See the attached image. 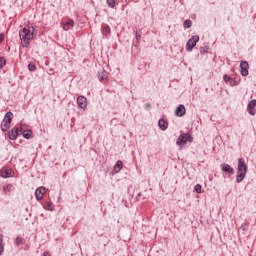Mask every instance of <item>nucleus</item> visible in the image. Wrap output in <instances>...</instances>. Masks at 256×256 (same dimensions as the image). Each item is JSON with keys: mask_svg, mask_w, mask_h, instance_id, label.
Here are the masks:
<instances>
[{"mask_svg": "<svg viewBox=\"0 0 256 256\" xmlns=\"http://www.w3.org/2000/svg\"><path fill=\"white\" fill-rule=\"evenodd\" d=\"M123 169V162L122 161H117L116 165L114 166V171L116 173H119Z\"/></svg>", "mask_w": 256, "mask_h": 256, "instance_id": "nucleus-15", "label": "nucleus"}, {"mask_svg": "<svg viewBox=\"0 0 256 256\" xmlns=\"http://www.w3.org/2000/svg\"><path fill=\"white\" fill-rule=\"evenodd\" d=\"M5 40V35L4 34H0V43H2Z\"/></svg>", "mask_w": 256, "mask_h": 256, "instance_id": "nucleus-30", "label": "nucleus"}, {"mask_svg": "<svg viewBox=\"0 0 256 256\" xmlns=\"http://www.w3.org/2000/svg\"><path fill=\"white\" fill-rule=\"evenodd\" d=\"M107 5H108L110 8H115V6H116V0H107Z\"/></svg>", "mask_w": 256, "mask_h": 256, "instance_id": "nucleus-21", "label": "nucleus"}, {"mask_svg": "<svg viewBox=\"0 0 256 256\" xmlns=\"http://www.w3.org/2000/svg\"><path fill=\"white\" fill-rule=\"evenodd\" d=\"M6 65V60L4 58H0V69H2Z\"/></svg>", "mask_w": 256, "mask_h": 256, "instance_id": "nucleus-26", "label": "nucleus"}, {"mask_svg": "<svg viewBox=\"0 0 256 256\" xmlns=\"http://www.w3.org/2000/svg\"><path fill=\"white\" fill-rule=\"evenodd\" d=\"M3 242H4V235L0 234V255H2L5 250Z\"/></svg>", "mask_w": 256, "mask_h": 256, "instance_id": "nucleus-17", "label": "nucleus"}, {"mask_svg": "<svg viewBox=\"0 0 256 256\" xmlns=\"http://www.w3.org/2000/svg\"><path fill=\"white\" fill-rule=\"evenodd\" d=\"M240 68L241 75L247 77V75H249V63H247L246 61L241 62Z\"/></svg>", "mask_w": 256, "mask_h": 256, "instance_id": "nucleus-7", "label": "nucleus"}, {"mask_svg": "<svg viewBox=\"0 0 256 256\" xmlns=\"http://www.w3.org/2000/svg\"><path fill=\"white\" fill-rule=\"evenodd\" d=\"M199 41V36H194L192 37L190 40H188L187 44H186V50L188 52L193 51V48L195 46H197V42Z\"/></svg>", "mask_w": 256, "mask_h": 256, "instance_id": "nucleus-5", "label": "nucleus"}, {"mask_svg": "<svg viewBox=\"0 0 256 256\" xmlns=\"http://www.w3.org/2000/svg\"><path fill=\"white\" fill-rule=\"evenodd\" d=\"M46 209L53 210V204H51V203L47 204Z\"/></svg>", "mask_w": 256, "mask_h": 256, "instance_id": "nucleus-29", "label": "nucleus"}, {"mask_svg": "<svg viewBox=\"0 0 256 256\" xmlns=\"http://www.w3.org/2000/svg\"><path fill=\"white\" fill-rule=\"evenodd\" d=\"M13 113L11 112H8L6 113L2 123H1V130L6 132L10 129L11 127V123H12V120H13Z\"/></svg>", "mask_w": 256, "mask_h": 256, "instance_id": "nucleus-3", "label": "nucleus"}, {"mask_svg": "<svg viewBox=\"0 0 256 256\" xmlns=\"http://www.w3.org/2000/svg\"><path fill=\"white\" fill-rule=\"evenodd\" d=\"M222 171L227 172L228 174L235 173V170H233V168H231V166H229V164H223Z\"/></svg>", "mask_w": 256, "mask_h": 256, "instance_id": "nucleus-14", "label": "nucleus"}, {"mask_svg": "<svg viewBox=\"0 0 256 256\" xmlns=\"http://www.w3.org/2000/svg\"><path fill=\"white\" fill-rule=\"evenodd\" d=\"M201 189H202V187H201V185H199V184L194 187V190H195L196 193H198V194H201Z\"/></svg>", "mask_w": 256, "mask_h": 256, "instance_id": "nucleus-25", "label": "nucleus"}, {"mask_svg": "<svg viewBox=\"0 0 256 256\" xmlns=\"http://www.w3.org/2000/svg\"><path fill=\"white\" fill-rule=\"evenodd\" d=\"M110 33H111V28L108 27V26H105V27L103 28V34L107 36V35L110 34Z\"/></svg>", "mask_w": 256, "mask_h": 256, "instance_id": "nucleus-22", "label": "nucleus"}, {"mask_svg": "<svg viewBox=\"0 0 256 256\" xmlns=\"http://www.w3.org/2000/svg\"><path fill=\"white\" fill-rule=\"evenodd\" d=\"M44 256H50L49 252L44 253Z\"/></svg>", "mask_w": 256, "mask_h": 256, "instance_id": "nucleus-33", "label": "nucleus"}, {"mask_svg": "<svg viewBox=\"0 0 256 256\" xmlns=\"http://www.w3.org/2000/svg\"><path fill=\"white\" fill-rule=\"evenodd\" d=\"M19 132H22V129L13 128L10 132H8V138L11 140H16L19 136Z\"/></svg>", "mask_w": 256, "mask_h": 256, "instance_id": "nucleus-8", "label": "nucleus"}, {"mask_svg": "<svg viewBox=\"0 0 256 256\" xmlns=\"http://www.w3.org/2000/svg\"><path fill=\"white\" fill-rule=\"evenodd\" d=\"M108 78V73L106 71H102L101 74H99V80L104 81Z\"/></svg>", "mask_w": 256, "mask_h": 256, "instance_id": "nucleus-20", "label": "nucleus"}, {"mask_svg": "<svg viewBox=\"0 0 256 256\" xmlns=\"http://www.w3.org/2000/svg\"><path fill=\"white\" fill-rule=\"evenodd\" d=\"M77 104H78L79 108L85 109L88 105L87 98L84 96L78 97Z\"/></svg>", "mask_w": 256, "mask_h": 256, "instance_id": "nucleus-10", "label": "nucleus"}, {"mask_svg": "<svg viewBox=\"0 0 256 256\" xmlns=\"http://www.w3.org/2000/svg\"><path fill=\"white\" fill-rule=\"evenodd\" d=\"M186 109L184 105H179L175 111V115L177 117H183V115L186 113Z\"/></svg>", "mask_w": 256, "mask_h": 256, "instance_id": "nucleus-12", "label": "nucleus"}, {"mask_svg": "<svg viewBox=\"0 0 256 256\" xmlns=\"http://www.w3.org/2000/svg\"><path fill=\"white\" fill-rule=\"evenodd\" d=\"M193 25V23L190 21V20H186L185 22H184V27L185 28H191V26Z\"/></svg>", "mask_w": 256, "mask_h": 256, "instance_id": "nucleus-24", "label": "nucleus"}, {"mask_svg": "<svg viewBox=\"0 0 256 256\" xmlns=\"http://www.w3.org/2000/svg\"><path fill=\"white\" fill-rule=\"evenodd\" d=\"M22 135H23L24 138L30 139L33 135V132L30 131V130H26V131H23Z\"/></svg>", "mask_w": 256, "mask_h": 256, "instance_id": "nucleus-19", "label": "nucleus"}, {"mask_svg": "<svg viewBox=\"0 0 256 256\" xmlns=\"http://www.w3.org/2000/svg\"><path fill=\"white\" fill-rule=\"evenodd\" d=\"M188 142H193V137H191V134L189 133H185V134H181L178 139H177V142L176 144L179 146V147H183L185 146V144H187Z\"/></svg>", "mask_w": 256, "mask_h": 256, "instance_id": "nucleus-4", "label": "nucleus"}, {"mask_svg": "<svg viewBox=\"0 0 256 256\" xmlns=\"http://www.w3.org/2000/svg\"><path fill=\"white\" fill-rule=\"evenodd\" d=\"M28 69H29V71L33 72V71H36L37 66L35 64H33V63H30L28 65Z\"/></svg>", "mask_w": 256, "mask_h": 256, "instance_id": "nucleus-23", "label": "nucleus"}, {"mask_svg": "<svg viewBox=\"0 0 256 256\" xmlns=\"http://www.w3.org/2000/svg\"><path fill=\"white\" fill-rule=\"evenodd\" d=\"M158 126L163 130H167V122H165V120L161 119L158 122Z\"/></svg>", "mask_w": 256, "mask_h": 256, "instance_id": "nucleus-18", "label": "nucleus"}, {"mask_svg": "<svg viewBox=\"0 0 256 256\" xmlns=\"http://www.w3.org/2000/svg\"><path fill=\"white\" fill-rule=\"evenodd\" d=\"M13 190H14V186L11 184H7L6 186L3 187L4 194H8Z\"/></svg>", "mask_w": 256, "mask_h": 256, "instance_id": "nucleus-16", "label": "nucleus"}, {"mask_svg": "<svg viewBox=\"0 0 256 256\" xmlns=\"http://www.w3.org/2000/svg\"><path fill=\"white\" fill-rule=\"evenodd\" d=\"M246 175H247V164H245V160L239 159L237 176H236L237 183H241L245 179Z\"/></svg>", "mask_w": 256, "mask_h": 256, "instance_id": "nucleus-2", "label": "nucleus"}, {"mask_svg": "<svg viewBox=\"0 0 256 256\" xmlns=\"http://www.w3.org/2000/svg\"><path fill=\"white\" fill-rule=\"evenodd\" d=\"M35 28L33 26H25L20 32L19 37L23 47L28 48L30 42L34 40Z\"/></svg>", "mask_w": 256, "mask_h": 256, "instance_id": "nucleus-1", "label": "nucleus"}, {"mask_svg": "<svg viewBox=\"0 0 256 256\" xmlns=\"http://www.w3.org/2000/svg\"><path fill=\"white\" fill-rule=\"evenodd\" d=\"M255 107H256V100L250 101L249 104H248V107H247V111L252 116L255 115V111H254Z\"/></svg>", "mask_w": 256, "mask_h": 256, "instance_id": "nucleus-11", "label": "nucleus"}, {"mask_svg": "<svg viewBox=\"0 0 256 256\" xmlns=\"http://www.w3.org/2000/svg\"><path fill=\"white\" fill-rule=\"evenodd\" d=\"M14 171L11 168H2L0 171V177L10 178L14 176Z\"/></svg>", "mask_w": 256, "mask_h": 256, "instance_id": "nucleus-6", "label": "nucleus"}, {"mask_svg": "<svg viewBox=\"0 0 256 256\" xmlns=\"http://www.w3.org/2000/svg\"><path fill=\"white\" fill-rule=\"evenodd\" d=\"M15 244H16L17 246H19L20 244H22V239H21L20 237H17V238L15 239Z\"/></svg>", "mask_w": 256, "mask_h": 256, "instance_id": "nucleus-27", "label": "nucleus"}, {"mask_svg": "<svg viewBox=\"0 0 256 256\" xmlns=\"http://www.w3.org/2000/svg\"><path fill=\"white\" fill-rule=\"evenodd\" d=\"M200 53L201 54L205 53V50L203 48H200Z\"/></svg>", "mask_w": 256, "mask_h": 256, "instance_id": "nucleus-32", "label": "nucleus"}, {"mask_svg": "<svg viewBox=\"0 0 256 256\" xmlns=\"http://www.w3.org/2000/svg\"><path fill=\"white\" fill-rule=\"evenodd\" d=\"M223 80L227 83L229 80H231V77L224 75Z\"/></svg>", "mask_w": 256, "mask_h": 256, "instance_id": "nucleus-28", "label": "nucleus"}, {"mask_svg": "<svg viewBox=\"0 0 256 256\" xmlns=\"http://www.w3.org/2000/svg\"><path fill=\"white\" fill-rule=\"evenodd\" d=\"M75 26V22L73 20H68L64 26H63V30L64 31H69L71 30V28H73Z\"/></svg>", "mask_w": 256, "mask_h": 256, "instance_id": "nucleus-13", "label": "nucleus"}, {"mask_svg": "<svg viewBox=\"0 0 256 256\" xmlns=\"http://www.w3.org/2000/svg\"><path fill=\"white\" fill-rule=\"evenodd\" d=\"M45 194H46V188L44 187H40L35 191V197L37 200H42Z\"/></svg>", "mask_w": 256, "mask_h": 256, "instance_id": "nucleus-9", "label": "nucleus"}, {"mask_svg": "<svg viewBox=\"0 0 256 256\" xmlns=\"http://www.w3.org/2000/svg\"><path fill=\"white\" fill-rule=\"evenodd\" d=\"M145 108H146V109H150V108H151L150 103H146V104H145Z\"/></svg>", "mask_w": 256, "mask_h": 256, "instance_id": "nucleus-31", "label": "nucleus"}]
</instances>
